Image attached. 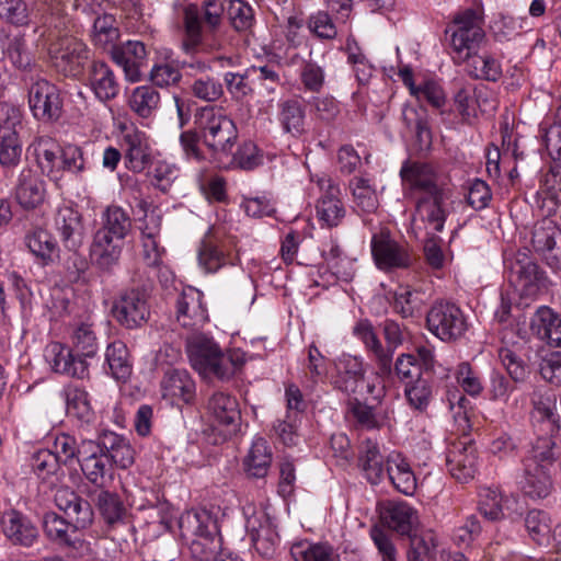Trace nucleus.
Segmentation results:
<instances>
[{"label":"nucleus","instance_id":"1","mask_svg":"<svg viewBox=\"0 0 561 561\" xmlns=\"http://www.w3.org/2000/svg\"><path fill=\"white\" fill-rule=\"evenodd\" d=\"M225 12L237 32L250 31L255 23L252 7L243 0H205L201 5L190 3L183 10L182 49L187 54L197 51L205 36H213L219 31Z\"/></svg>","mask_w":561,"mask_h":561},{"label":"nucleus","instance_id":"2","mask_svg":"<svg viewBox=\"0 0 561 561\" xmlns=\"http://www.w3.org/2000/svg\"><path fill=\"white\" fill-rule=\"evenodd\" d=\"M181 536L190 540L188 550L193 561H215L222 548L218 518L206 508L183 513L179 520Z\"/></svg>","mask_w":561,"mask_h":561},{"label":"nucleus","instance_id":"3","mask_svg":"<svg viewBox=\"0 0 561 561\" xmlns=\"http://www.w3.org/2000/svg\"><path fill=\"white\" fill-rule=\"evenodd\" d=\"M445 36L450 57L457 66H462L488 43L482 14L474 9L456 13L445 30Z\"/></svg>","mask_w":561,"mask_h":561},{"label":"nucleus","instance_id":"4","mask_svg":"<svg viewBox=\"0 0 561 561\" xmlns=\"http://www.w3.org/2000/svg\"><path fill=\"white\" fill-rule=\"evenodd\" d=\"M194 124L204 145L215 154L229 156L238 140V128L232 118L215 106L196 111Z\"/></svg>","mask_w":561,"mask_h":561},{"label":"nucleus","instance_id":"5","mask_svg":"<svg viewBox=\"0 0 561 561\" xmlns=\"http://www.w3.org/2000/svg\"><path fill=\"white\" fill-rule=\"evenodd\" d=\"M426 328L442 342L451 343L465 336L469 324L467 316L457 304L439 299L426 312Z\"/></svg>","mask_w":561,"mask_h":561},{"label":"nucleus","instance_id":"6","mask_svg":"<svg viewBox=\"0 0 561 561\" xmlns=\"http://www.w3.org/2000/svg\"><path fill=\"white\" fill-rule=\"evenodd\" d=\"M540 448L537 446L533 455L525 458L524 473L518 482L524 494L531 499H545L552 489L550 467L554 453L552 448Z\"/></svg>","mask_w":561,"mask_h":561},{"label":"nucleus","instance_id":"7","mask_svg":"<svg viewBox=\"0 0 561 561\" xmlns=\"http://www.w3.org/2000/svg\"><path fill=\"white\" fill-rule=\"evenodd\" d=\"M186 353L192 367L203 377H215L219 369L227 374L222 348L213 336L203 332H193L186 337Z\"/></svg>","mask_w":561,"mask_h":561},{"label":"nucleus","instance_id":"8","mask_svg":"<svg viewBox=\"0 0 561 561\" xmlns=\"http://www.w3.org/2000/svg\"><path fill=\"white\" fill-rule=\"evenodd\" d=\"M111 312L121 327L139 329L150 318L149 294L141 287L124 289L114 299Z\"/></svg>","mask_w":561,"mask_h":561},{"label":"nucleus","instance_id":"9","mask_svg":"<svg viewBox=\"0 0 561 561\" xmlns=\"http://www.w3.org/2000/svg\"><path fill=\"white\" fill-rule=\"evenodd\" d=\"M27 102L37 121L51 123L61 117L64 102L60 89L45 78H31L27 85Z\"/></svg>","mask_w":561,"mask_h":561},{"label":"nucleus","instance_id":"10","mask_svg":"<svg viewBox=\"0 0 561 561\" xmlns=\"http://www.w3.org/2000/svg\"><path fill=\"white\" fill-rule=\"evenodd\" d=\"M91 56L88 45L72 36L59 38L49 47V57L57 72L69 78H78L84 71Z\"/></svg>","mask_w":561,"mask_h":561},{"label":"nucleus","instance_id":"11","mask_svg":"<svg viewBox=\"0 0 561 561\" xmlns=\"http://www.w3.org/2000/svg\"><path fill=\"white\" fill-rule=\"evenodd\" d=\"M371 255L376 266L383 272L409 268L413 256L405 242L397 241L389 230L373 234L370 241Z\"/></svg>","mask_w":561,"mask_h":561},{"label":"nucleus","instance_id":"12","mask_svg":"<svg viewBox=\"0 0 561 561\" xmlns=\"http://www.w3.org/2000/svg\"><path fill=\"white\" fill-rule=\"evenodd\" d=\"M312 181L321 193L316 204V216L320 226L329 229L339 227L346 216L340 186L327 174L316 175Z\"/></svg>","mask_w":561,"mask_h":561},{"label":"nucleus","instance_id":"13","mask_svg":"<svg viewBox=\"0 0 561 561\" xmlns=\"http://www.w3.org/2000/svg\"><path fill=\"white\" fill-rule=\"evenodd\" d=\"M91 500L103 524L108 530L126 526L130 522V510L124 497L116 491L100 489Z\"/></svg>","mask_w":561,"mask_h":561},{"label":"nucleus","instance_id":"14","mask_svg":"<svg viewBox=\"0 0 561 561\" xmlns=\"http://www.w3.org/2000/svg\"><path fill=\"white\" fill-rule=\"evenodd\" d=\"M510 280L526 296L536 295L545 285V272L528 255L526 250H519L510 265Z\"/></svg>","mask_w":561,"mask_h":561},{"label":"nucleus","instance_id":"15","mask_svg":"<svg viewBox=\"0 0 561 561\" xmlns=\"http://www.w3.org/2000/svg\"><path fill=\"white\" fill-rule=\"evenodd\" d=\"M353 334L371 354V360L377 369L376 377L381 379L390 377L392 374V350L383 347L371 322L367 319L359 320L353 328Z\"/></svg>","mask_w":561,"mask_h":561},{"label":"nucleus","instance_id":"16","mask_svg":"<svg viewBox=\"0 0 561 561\" xmlns=\"http://www.w3.org/2000/svg\"><path fill=\"white\" fill-rule=\"evenodd\" d=\"M15 202L25 210L41 206L46 197V183L32 168H23L11 190Z\"/></svg>","mask_w":561,"mask_h":561},{"label":"nucleus","instance_id":"17","mask_svg":"<svg viewBox=\"0 0 561 561\" xmlns=\"http://www.w3.org/2000/svg\"><path fill=\"white\" fill-rule=\"evenodd\" d=\"M175 313L176 321L183 328L203 327L209 320L204 294L192 286L184 288L176 297Z\"/></svg>","mask_w":561,"mask_h":561},{"label":"nucleus","instance_id":"18","mask_svg":"<svg viewBox=\"0 0 561 561\" xmlns=\"http://www.w3.org/2000/svg\"><path fill=\"white\" fill-rule=\"evenodd\" d=\"M334 373L331 382L335 389L347 393H356L359 382L365 380L366 364L362 356L342 354L333 360Z\"/></svg>","mask_w":561,"mask_h":561},{"label":"nucleus","instance_id":"19","mask_svg":"<svg viewBox=\"0 0 561 561\" xmlns=\"http://www.w3.org/2000/svg\"><path fill=\"white\" fill-rule=\"evenodd\" d=\"M54 227L64 247L77 252L84 241V225L81 214L69 205L59 206L54 216Z\"/></svg>","mask_w":561,"mask_h":561},{"label":"nucleus","instance_id":"20","mask_svg":"<svg viewBox=\"0 0 561 561\" xmlns=\"http://www.w3.org/2000/svg\"><path fill=\"white\" fill-rule=\"evenodd\" d=\"M400 178L404 187L421 191L423 194L446 191L438 183L435 168L427 162L405 160L400 169Z\"/></svg>","mask_w":561,"mask_h":561},{"label":"nucleus","instance_id":"21","mask_svg":"<svg viewBox=\"0 0 561 561\" xmlns=\"http://www.w3.org/2000/svg\"><path fill=\"white\" fill-rule=\"evenodd\" d=\"M125 165L140 173L151 163V148L146 134L137 128H126L121 142Z\"/></svg>","mask_w":561,"mask_h":561},{"label":"nucleus","instance_id":"22","mask_svg":"<svg viewBox=\"0 0 561 561\" xmlns=\"http://www.w3.org/2000/svg\"><path fill=\"white\" fill-rule=\"evenodd\" d=\"M124 241L95 231L90 245L92 265L103 274H112L119 264Z\"/></svg>","mask_w":561,"mask_h":561},{"label":"nucleus","instance_id":"23","mask_svg":"<svg viewBox=\"0 0 561 561\" xmlns=\"http://www.w3.org/2000/svg\"><path fill=\"white\" fill-rule=\"evenodd\" d=\"M162 398L172 404H191L196 397V385L186 369L172 368L164 373L160 382Z\"/></svg>","mask_w":561,"mask_h":561},{"label":"nucleus","instance_id":"24","mask_svg":"<svg viewBox=\"0 0 561 561\" xmlns=\"http://www.w3.org/2000/svg\"><path fill=\"white\" fill-rule=\"evenodd\" d=\"M207 414L218 425L234 432L241 423V411L238 399L227 391H214L206 402Z\"/></svg>","mask_w":561,"mask_h":561},{"label":"nucleus","instance_id":"25","mask_svg":"<svg viewBox=\"0 0 561 561\" xmlns=\"http://www.w3.org/2000/svg\"><path fill=\"white\" fill-rule=\"evenodd\" d=\"M45 358L57 374L83 379L89 376V364L82 360L71 347L61 343H50L45 350Z\"/></svg>","mask_w":561,"mask_h":561},{"label":"nucleus","instance_id":"26","mask_svg":"<svg viewBox=\"0 0 561 561\" xmlns=\"http://www.w3.org/2000/svg\"><path fill=\"white\" fill-rule=\"evenodd\" d=\"M87 81L100 102L112 101L119 94V80L110 65L103 60H92L87 70Z\"/></svg>","mask_w":561,"mask_h":561},{"label":"nucleus","instance_id":"27","mask_svg":"<svg viewBox=\"0 0 561 561\" xmlns=\"http://www.w3.org/2000/svg\"><path fill=\"white\" fill-rule=\"evenodd\" d=\"M561 228L551 219L538 221L533 229L531 245L545 263L551 268L557 253L560 252Z\"/></svg>","mask_w":561,"mask_h":561},{"label":"nucleus","instance_id":"28","mask_svg":"<svg viewBox=\"0 0 561 561\" xmlns=\"http://www.w3.org/2000/svg\"><path fill=\"white\" fill-rule=\"evenodd\" d=\"M78 463L90 483L96 486L104 484L105 476L111 467L98 440L82 439V451Z\"/></svg>","mask_w":561,"mask_h":561},{"label":"nucleus","instance_id":"29","mask_svg":"<svg viewBox=\"0 0 561 561\" xmlns=\"http://www.w3.org/2000/svg\"><path fill=\"white\" fill-rule=\"evenodd\" d=\"M446 191L434 194H423L416 201L415 210L420 219L435 232H442L449 215Z\"/></svg>","mask_w":561,"mask_h":561},{"label":"nucleus","instance_id":"30","mask_svg":"<svg viewBox=\"0 0 561 561\" xmlns=\"http://www.w3.org/2000/svg\"><path fill=\"white\" fill-rule=\"evenodd\" d=\"M42 528L48 540L60 547L80 549L83 540L78 536V529L55 512H46L42 518Z\"/></svg>","mask_w":561,"mask_h":561},{"label":"nucleus","instance_id":"31","mask_svg":"<svg viewBox=\"0 0 561 561\" xmlns=\"http://www.w3.org/2000/svg\"><path fill=\"white\" fill-rule=\"evenodd\" d=\"M380 519L386 527L402 536H411L419 524L417 512L402 501L387 502L380 512Z\"/></svg>","mask_w":561,"mask_h":561},{"label":"nucleus","instance_id":"32","mask_svg":"<svg viewBox=\"0 0 561 561\" xmlns=\"http://www.w3.org/2000/svg\"><path fill=\"white\" fill-rule=\"evenodd\" d=\"M112 60L123 68L126 78L137 81L140 78V67L147 58V49L139 41H128L116 45L110 53Z\"/></svg>","mask_w":561,"mask_h":561},{"label":"nucleus","instance_id":"33","mask_svg":"<svg viewBox=\"0 0 561 561\" xmlns=\"http://www.w3.org/2000/svg\"><path fill=\"white\" fill-rule=\"evenodd\" d=\"M2 526L3 534L13 545L32 547L38 539L37 527L16 510L4 513Z\"/></svg>","mask_w":561,"mask_h":561},{"label":"nucleus","instance_id":"34","mask_svg":"<svg viewBox=\"0 0 561 561\" xmlns=\"http://www.w3.org/2000/svg\"><path fill=\"white\" fill-rule=\"evenodd\" d=\"M98 443L108 462L122 469L129 468L135 461V451L127 438L111 431H103Z\"/></svg>","mask_w":561,"mask_h":561},{"label":"nucleus","instance_id":"35","mask_svg":"<svg viewBox=\"0 0 561 561\" xmlns=\"http://www.w3.org/2000/svg\"><path fill=\"white\" fill-rule=\"evenodd\" d=\"M446 466L450 474L460 482H468L477 471V456L474 448L465 444L454 445L448 449Z\"/></svg>","mask_w":561,"mask_h":561},{"label":"nucleus","instance_id":"36","mask_svg":"<svg viewBox=\"0 0 561 561\" xmlns=\"http://www.w3.org/2000/svg\"><path fill=\"white\" fill-rule=\"evenodd\" d=\"M358 467L370 484L380 483L386 477V458L377 442L366 439L358 455Z\"/></svg>","mask_w":561,"mask_h":561},{"label":"nucleus","instance_id":"37","mask_svg":"<svg viewBox=\"0 0 561 561\" xmlns=\"http://www.w3.org/2000/svg\"><path fill=\"white\" fill-rule=\"evenodd\" d=\"M530 330L549 345L561 347V317L551 308L542 306L530 320Z\"/></svg>","mask_w":561,"mask_h":561},{"label":"nucleus","instance_id":"38","mask_svg":"<svg viewBox=\"0 0 561 561\" xmlns=\"http://www.w3.org/2000/svg\"><path fill=\"white\" fill-rule=\"evenodd\" d=\"M466 73L473 80L497 82L503 75L501 61L484 48L463 64Z\"/></svg>","mask_w":561,"mask_h":561},{"label":"nucleus","instance_id":"39","mask_svg":"<svg viewBox=\"0 0 561 561\" xmlns=\"http://www.w3.org/2000/svg\"><path fill=\"white\" fill-rule=\"evenodd\" d=\"M386 476L397 491L404 495H413L416 491L415 474L401 454H390L386 458Z\"/></svg>","mask_w":561,"mask_h":561},{"label":"nucleus","instance_id":"40","mask_svg":"<svg viewBox=\"0 0 561 561\" xmlns=\"http://www.w3.org/2000/svg\"><path fill=\"white\" fill-rule=\"evenodd\" d=\"M306 106L296 99H287L278 103L277 121L284 133L295 138L307 133Z\"/></svg>","mask_w":561,"mask_h":561},{"label":"nucleus","instance_id":"41","mask_svg":"<svg viewBox=\"0 0 561 561\" xmlns=\"http://www.w3.org/2000/svg\"><path fill=\"white\" fill-rule=\"evenodd\" d=\"M522 348L520 343L513 342L510 344L506 336H503L502 345L497 350L499 359L514 382H524L530 373L529 366L522 354Z\"/></svg>","mask_w":561,"mask_h":561},{"label":"nucleus","instance_id":"42","mask_svg":"<svg viewBox=\"0 0 561 561\" xmlns=\"http://www.w3.org/2000/svg\"><path fill=\"white\" fill-rule=\"evenodd\" d=\"M33 151L37 165L49 178L59 174L61 146L47 136L37 137L28 147Z\"/></svg>","mask_w":561,"mask_h":561},{"label":"nucleus","instance_id":"43","mask_svg":"<svg viewBox=\"0 0 561 561\" xmlns=\"http://www.w3.org/2000/svg\"><path fill=\"white\" fill-rule=\"evenodd\" d=\"M25 244L43 266L53 264L59 259V245L47 230L37 229L27 233Z\"/></svg>","mask_w":561,"mask_h":561},{"label":"nucleus","instance_id":"44","mask_svg":"<svg viewBox=\"0 0 561 561\" xmlns=\"http://www.w3.org/2000/svg\"><path fill=\"white\" fill-rule=\"evenodd\" d=\"M198 263L206 273H216L221 267L232 264L230 255L227 254L218 244L213 236V229L201 241L198 249Z\"/></svg>","mask_w":561,"mask_h":561},{"label":"nucleus","instance_id":"45","mask_svg":"<svg viewBox=\"0 0 561 561\" xmlns=\"http://www.w3.org/2000/svg\"><path fill=\"white\" fill-rule=\"evenodd\" d=\"M101 220V227L96 231L121 241H124L133 229V220L129 214L117 205L107 206L102 214Z\"/></svg>","mask_w":561,"mask_h":561},{"label":"nucleus","instance_id":"46","mask_svg":"<svg viewBox=\"0 0 561 561\" xmlns=\"http://www.w3.org/2000/svg\"><path fill=\"white\" fill-rule=\"evenodd\" d=\"M105 363L108 374L117 381H127L133 373L129 351L122 341L110 343L105 350Z\"/></svg>","mask_w":561,"mask_h":561},{"label":"nucleus","instance_id":"47","mask_svg":"<svg viewBox=\"0 0 561 561\" xmlns=\"http://www.w3.org/2000/svg\"><path fill=\"white\" fill-rule=\"evenodd\" d=\"M348 187L353 197L354 210L357 214H373L379 207L376 188L368 179L354 176Z\"/></svg>","mask_w":561,"mask_h":561},{"label":"nucleus","instance_id":"48","mask_svg":"<svg viewBox=\"0 0 561 561\" xmlns=\"http://www.w3.org/2000/svg\"><path fill=\"white\" fill-rule=\"evenodd\" d=\"M271 463L272 451L268 443L262 437L256 438L244 458V470L253 478H264Z\"/></svg>","mask_w":561,"mask_h":561},{"label":"nucleus","instance_id":"49","mask_svg":"<svg viewBox=\"0 0 561 561\" xmlns=\"http://www.w3.org/2000/svg\"><path fill=\"white\" fill-rule=\"evenodd\" d=\"M119 36L118 23L114 15L103 14L94 20L91 38L96 47L111 53Z\"/></svg>","mask_w":561,"mask_h":561},{"label":"nucleus","instance_id":"50","mask_svg":"<svg viewBox=\"0 0 561 561\" xmlns=\"http://www.w3.org/2000/svg\"><path fill=\"white\" fill-rule=\"evenodd\" d=\"M535 416L541 422L543 430L549 437L539 439L542 448H552L556 443L553 436L560 428V416L557 410V403L554 400L546 399L534 402Z\"/></svg>","mask_w":561,"mask_h":561},{"label":"nucleus","instance_id":"51","mask_svg":"<svg viewBox=\"0 0 561 561\" xmlns=\"http://www.w3.org/2000/svg\"><path fill=\"white\" fill-rule=\"evenodd\" d=\"M160 102V93L153 85L135 88L128 99L130 110L141 118L151 117L158 111Z\"/></svg>","mask_w":561,"mask_h":561},{"label":"nucleus","instance_id":"52","mask_svg":"<svg viewBox=\"0 0 561 561\" xmlns=\"http://www.w3.org/2000/svg\"><path fill=\"white\" fill-rule=\"evenodd\" d=\"M391 306L404 319L420 317L424 307L421 294L409 286H399L393 293Z\"/></svg>","mask_w":561,"mask_h":561},{"label":"nucleus","instance_id":"53","mask_svg":"<svg viewBox=\"0 0 561 561\" xmlns=\"http://www.w3.org/2000/svg\"><path fill=\"white\" fill-rule=\"evenodd\" d=\"M404 397L409 405L419 412H425L434 398L433 380L419 376L404 386Z\"/></svg>","mask_w":561,"mask_h":561},{"label":"nucleus","instance_id":"54","mask_svg":"<svg viewBox=\"0 0 561 561\" xmlns=\"http://www.w3.org/2000/svg\"><path fill=\"white\" fill-rule=\"evenodd\" d=\"M525 528L530 539L538 546L547 547L551 541L552 522L548 513L531 510L525 516Z\"/></svg>","mask_w":561,"mask_h":561},{"label":"nucleus","instance_id":"55","mask_svg":"<svg viewBox=\"0 0 561 561\" xmlns=\"http://www.w3.org/2000/svg\"><path fill=\"white\" fill-rule=\"evenodd\" d=\"M347 414L356 424L366 430L380 428L387 423V413L381 414L357 399L347 403Z\"/></svg>","mask_w":561,"mask_h":561},{"label":"nucleus","instance_id":"56","mask_svg":"<svg viewBox=\"0 0 561 561\" xmlns=\"http://www.w3.org/2000/svg\"><path fill=\"white\" fill-rule=\"evenodd\" d=\"M71 348L82 360L96 355L98 339L91 324L80 323L71 333Z\"/></svg>","mask_w":561,"mask_h":561},{"label":"nucleus","instance_id":"57","mask_svg":"<svg viewBox=\"0 0 561 561\" xmlns=\"http://www.w3.org/2000/svg\"><path fill=\"white\" fill-rule=\"evenodd\" d=\"M31 467L32 471L37 476V478L43 481L51 477H55L56 480H59L65 476L59 458H56V456L49 449H41L36 451L32 456Z\"/></svg>","mask_w":561,"mask_h":561},{"label":"nucleus","instance_id":"58","mask_svg":"<svg viewBox=\"0 0 561 561\" xmlns=\"http://www.w3.org/2000/svg\"><path fill=\"white\" fill-rule=\"evenodd\" d=\"M222 79L232 100L242 101L254 92L251 83L253 80L252 67L243 72L227 71Z\"/></svg>","mask_w":561,"mask_h":561},{"label":"nucleus","instance_id":"59","mask_svg":"<svg viewBox=\"0 0 561 561\" xmlns=\"http://www.w3.org/2000/svg\"><path fill=\"white\" fill-rule=\"evenodd\" d=\"M66 401L67 413L81 420H88L91 415V407L88 392L77 386H68L62 391Z\"/></svg>","mask_w":561,"mask_h":561},{"label":"nucleus","instance_id":"60","mask_svg":"<svg viewBox=\"0 0 561 561\" xmlns=\"http://www.w3.org/2000/svg\"><path fill=\"white\" fill-rule=\"evenodd\" d=\"M290 554L295 561H332L331 547L307 540L295 542L290 548Z\"/></svg>","mask_w":561,"mask_h":561},{"label":"nucleus","instance_id":"61","mask_svg":"<svg viewBox=\"0 0 561 561\" xmlns=\"http://www.w3.org/2000/svg\"><path fill=\"white\" fill-rule=\"evenodd\" d=\"M299 80L304 91L320 93L325 84L324 69L314 60H304L299 67Z\"/></svg>","mask_w":561,"mask_h":561},{"label":"nucleus","instance_id":"62","mask_svg":"<svg viewBox=\"0 0 561 561\" xmlns=\"http://www.w3.org/2000/svg\"><path fill=\"white\" fill-rule=\"evenodd\" d=\"M82 442L77 443V439L66 433L56 436L54 440V450L51 453L59 458L61 466H71L78 462L81 457Z\"/></svg>","mask_w":561,"mask_h":561},{"label":"nucleus","instance_id":"63","mask_svg":"<svg viewBox=\"0 0 561 561\" xmlns=\"http://www.w3.org/2000/svg\"><path fill=\"white\" fill-rule=\"evenodd\" d=\"M479 513L490 522H496L504 517L502 495L497 490L484 488L479 493Z\"/></svg>","mask_w":561,"mask_h":561},{"label":"nucleus","instance_id":"64","mask_svg":"<svg viewBox=\"0 0 561 561\" xmlns=\"http://www.w3.org/2000/svg\"><path fill=\"white\" fill-rule=\"evenodd\" d=\"M4 53L15 68L23 71L32 69L34 61L23 36L16 35L9 38Z\"/></svg>","mask_w":561,"mask_h":561}]
</instances>
